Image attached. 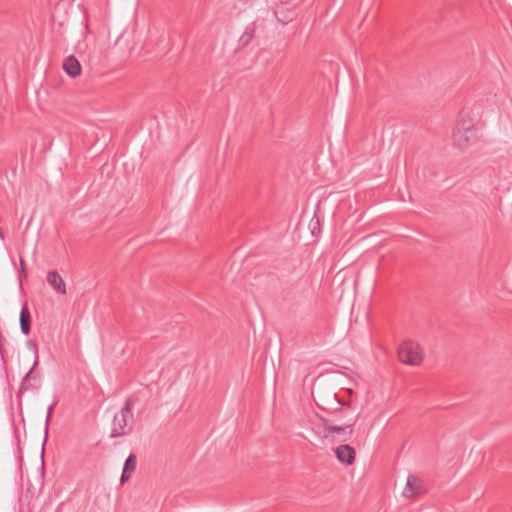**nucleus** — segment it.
<instances>
[{
  "instance_id": "9b49d317",
  "label": "nucleus",
  "mask_w": 512,
  "mask_h": 512,
  "mask_svg": "<svg viewBox=\"0 0 512 512\" xmlns=\"http://www.w3.org/2000/svg\"><path fill=\"white\" fill-rule=\"evenodd\" d=\"M36 382H37L36 381V376L34 375L33 368H32V369H30V371L22 379V382H21V385H20V389H19V393L21 394L24 391L36 388L37 387V383Z\"/></svg>"
},
{
  "instance_id": "423d86ee",
  "label": "nucleus",
  "mask_w": 512,
  "mask_h": 512,
  "mask_svg": "<svg viewBox=\"0 0 512 512\" xmlns=\"http://www.w3.org/2000/svg\"><path fill=\"white\" fill-rule=\"evenodd\" d=\"M335 455L339 462L351 465L355 461L356 452L350 445L342 444L335 449Z\"/></svg>"
},
{
  "instance_id": "1a4fd4ad",
  "label": "nucleus",
  "mask_w": 512,
  "mask_h": 512,
  "mask_svg": "<svg viewBox=\"0 0 512 512\" xmlns=\"http://www.w3.org/2000/svg\"><path fill=\"white\" fill-rule=\"evenodd\" d=\"M82 67L74 56L66 57V74L75 78L81 74Z\"/></svg>"
},
{
  "instance_id": "20e7f679",
  "label": "nucleus",
  "mask_w": 512,
  "mask_h": 512,
  "mask_svg": "<svg viewBox=\"0 0 512 512\" xmlns=\"http://www.w3.org/2000/svg\"><path fill=\"white\" fill-rule=\"evenodd\" d=\"M398 356L404 364L417 366L422 360L420 346L413 341H405L398 349Z\"/></svg>"
},
{
  "instance_id": "4468645a",
  "label": "nucleus",
  "mask_w": 512,
  "mask_h": 512,
  "mask_svg": "<svg viewBox=\"0 0 512 512\" xmlns=\"http://www.w3.org/2000/svg\"><path fill=\"white\" fill-rule=\"evenodd\" d=\"M130 475H131V473H130V472L125 471V470L123 469V471H122V475H121V478H120L121 483L123 484V483H125L126 481H128V480H129V478H130Z\"/></svg>"
},
{
  "instance_id": "2eb2a0df",
  "label": "nucleus",
  "mask_w": 512,
  "mask_h": 512,
  "mask_svg": "<svg viewBox=\"0 0 512 512\" xmlns=\"http://www.w3.org/2000/svg\"><path fill=\"white\" fill-rule=\"evenodd\" d=\"M332 400L337 404V405H340V402L338 401V399L336 398V394H333L332 396Z\"/></svg>"
},
{
  "instance_id": "39448f33",
  "label": "nucleus",
  "mask_w": 512,
  "mask_h": 512,
  "mask_svg": "<svg viewBox=\"0 0 512 512\" xmlns=\"http://www.w3.org/2000/svg\"><path fill=\"white\" fill-rule=\"evenodd\" d=\"M300 2L301 0H280L281 5L277 6L274 15L279 22L287 24L295 18V7Z\"/></svg>"
},
{
  "instance_id": "0eeeda50",
  "label": "nucleus",
  "mask_w": 512,
  "mask_h": 512,
  "mask_svg": "<svg viewBox=\"0 0 512 512\" xmlns=\"http://www.w3.org/2000/svg\"><path fill=\"white\" fill-rule=\"evenodd\" d=\"M423 482L420 478L410 475L407 479L406 486L403 490V495L407 498L414 497L422 493Z\"/></svg>"
},
{
  "instance_id": "7ed1b4c3",
  "label": "nucleus",
  "mask_w": 512,
  "mask_h": 512,
  "mask_svg": "<svg viewBox=\"0 0 512 512\" xmlns=\"http://www.w3.org/2000/svg\"><path fill=\"white\" fill-rule=\"evenodd\" d=\"M476 139V130L469 121L459 123L453 132V141L460 149H465Z\"/></svg>"
},
{
  "instance_id": "f8f14e48",
  "label": "nucleus",
  "mask_w": 512,
  "mask_h": 512,
  "mask_svg": "<svg viewBox=\"0 0 512 512\" xmlns=\"http://www.w3.org/2000/svg\"><path fill=\"white\" fill-rule=\"evenodd\" d=\"M135 468H136V456L133 453H131L127 457V459H126V461L124 463L123 469L125 471H128V472L132 473L135 470Z\"/></svg>"
},
{
  "instance_id": "f03ea898",
  "label": "nucleus",
  "mask_w": 512,
  "mask_h": 512,
  "mask_svg": "<svg viewBox=\"0 0 512 512\" xmlns=\"http://www.w3.org/2000/svg\"><path fill=\"white\" fill-rule=\"evenodd\" d=\"M134 401L128 398L124 407L114 416L111 437H120L128 434L132 430Z\"/></svg>"
},
{
  "instance_id": "ddd939ff",
  "label": "nucleus",
  "mask_w": 512,
  "mask_h": 512,
  "mask_svg": "<svg viewBox=\"0 0 512 512\" xmlns=\"http://www.w3.org/2000/svg\"><path fill=\"white\" fill-rule=\"evenodd\" d=\"M253 36H254V28L253 27H247L245 32L241 36L240 41L244 45H247L250 42V40L253 38Z\"/></svg>"
},
{
  "instance_id": "dca6fc26",
  "label": "nucleus",
  "mask_w": 512,
  "mask_h": 512,
  "mask_svg": "<svg viewBox=\"0 0 512 512\" xmlns=\"http://www.w3.org/2000/svg\"><path fill=\"white\" fill-rule=\"evenodd\" d=\"M15 438H16V440H17V443L19 444V436H18V432H17V430H15Z\"/></svg>"
},
{
  "instance_id": "6e6552de",
  "label": "nucleus",
  "mask_w": 512,
  "mask_h": 512,
  "mask_svg": "<svg viewBox=\"0 0 512 512\" xmlns=\"http://www.w3.org/2000/svg\"><path fill=\"white\" fill-rule=\"evenodd\" d=\"M46 281L57 293L64 294V280L57 271H49L46 276Z\"/></svg>"
},
{
  "instance_id": "f257e3e1",
  "label": "nucleus",
  "mask_w": 512,
  "mask_h": 512,
  "mask_svg": "<svg viewBox=\"0 0 512 512\" xmlns=\"http://www.w3.org/2000/svg\"><path fill=\"white\" fill-rule=\"evenodd\" d=\"M355 419L350 423L336 424L333 420L321 418L314 424L312 430L318 439L325 445L336 442H347L354 432Z\"/></svg>"
},
{
  "instance_id": "9d476101",
  "label": "nucleus",
  "mask_w": 512,
  "mask_h": 512,
  "mask_svg": "<svg viewBox=\"0 0 512 512\" xmlns=\"http://www.w3.org/2000/svg\"><path fill=\"white\" fill-rule=\"evenodd\" d=\"M31 328V316L27 307V303H25L20 312V329L24 335H28Z\"/></svg>"
}]
</instances>
